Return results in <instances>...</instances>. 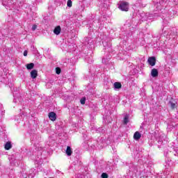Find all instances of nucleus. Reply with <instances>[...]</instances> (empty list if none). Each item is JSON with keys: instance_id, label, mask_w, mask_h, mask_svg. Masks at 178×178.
Masks as SVG:
<instances>
[{"instance_id": "f704fd0d", "label": "nucleus", "mask_w": 178, "mask_h": 178, "mask_svg": "<svg viewBox=\"0 0 178 178\" xmlns=\"http://www.w3.org/2000/svg\"><path fill=\"white\" fill-rule=\"evenodd\" d=\"M132 172H134V173H137V168H134V171Z\"/></svg>"}, {"instance_id": "a19ab883", "label": "nucleus", "mask_w": 178, "mask_h": 178, "mask_svg": "<svg viewBox=\"0 0 178 178\" xmlns=\"http://www.w3.org/2000/svg\"><path fill=\"white\" fill-rule=\"evenodd\" d=\"M102 133H104V131H102Z\"/></svg>"}, {"instance_id": "393cba45", "label": "nucleus", "mask_w": 178, "mask_h": 178, "mask_svg": "<svg viewBox=\"0 0 178 178\" xmlns=\"http://www.w3.org/2000/svg\"><path fill=\"white\" fill-rule=\"evenodd\" d=\"M72 0H67V6H68V8H72Z\"/></svg>"}, {"instance_id": "9d476101", "label": "nucleus", "mask_w": 178, "mask_h": 178, "mask_svg": "<svg viewBox=\"0 0 178 178\" xmlns=\"http://www.w3.org/2000/svg\"><path fill=\"white\" fill-rule=\"evenodd\" d=\"M49 118L52 122H55V120H56V113H55V112H50L49 113Z\"/></svg>"}, {"instance_id": "473e14b6", "label": "nucleus", "mask_w": 178, "mask_h": 178, "mask_svg": "<svg viewBox=\"0 0 178 178\" xmlns=\"http://www.w3.org/2000/svg\"><path fill=\"white\" fill-rule=\"evenodd\" d=\"M163 33L164 34V35H167L168 32H166V30H165V28L163 29Z\"/></svg>"}, {"instance_id": "2eb2a0df", "label": "nucleus", "mask_w": 178, "mask_h": 178, "mask_svg": "<svg viewBox=\"0 0 178 178\" xmlns=\"http://www.w3.org/2000/svg\"><path fill=\"white\" fill-rule=\"evenodd\" d=\"M112 58V56L111 54H108V56L107 57H104L102 59V63H104L105 65H106V63H108V62H109V60Z\"/></svg>"}, {"instance_id": "2f4dec72", "label": "nucleus", "mask_w": 178, "mask_h": 178, "mask_svg": "<svg viewBox=\"0 0 178 178\" xmlns=\"http://www.w3.org/2000/svg\"><path fill=\"white\" fill-rule=\"evenodd\" d=\"M174 155H175V156H177L178 157V149L175 150Z\"/></svg>"}, {"instance_id": "6e6552de", "label": "nucleus", "mask_w": 178, "mask_h": 178, "mask_svg": "<svg viewBox=\"0 0 178 178\" xmlns=\"http://www.w3.org/2000/svg\"><path fill=\"white\" fill-rule=\"evenodd\" d=\"M156 140L158 142L159 145H162L163 144V141H165V135L161 134L157 138Z\"/></svg>"}, {"instance_id": "79ce46f5", "label": "nucleus", "mask_w": 178, "mask_h": 178, "mask_svg": "<svg viewBox=\"0 0 178 178\" xmlns=\"http://www.w3.org/2000/svg\"><path fill=\"white\" fill-rule=\"evenodd\" d=\"M100 147H102V145H101Z\"/></svg>"}, {"instance_id": "bb28decb", "label": "nucleus", "mask_w": 178, "mask_h": 178, "mask_svg": "<svg viewBox=\"0 0 178 178\" xmlns=\"http://www.w3.org/2000/svg\"><path fill=\"white\" fill-rule=\"evenodd\" d=\"M80 102L81 105H84V104H86V97H82L80 100Z\"/></svg>"}, {"instance_id": "c9c22d12", "label": "nucleus", "mask_w": 178, "mask_h": 178, "mask_svg": "<svg viewBox=\"0 0 178 178\" xmlns=\"http://www.w3.org/2000/svg\"><path fill=\"white\" fill-rule=\"evenodd\" d=\"M83 137H84L85 140H88V139H87V135L84 134V135H83Z\"/></svg>"}, {"instance_id": "dca6fc26", "label": "nucleus", "mask_w": 178, "mask_h": 178, "mask_svg": "<svg viewBox=\"0 0 178 178\" xmlns=\"http://www.w3.org/2000/svg\"><path fill=\"white\" fill-rule=\"evenodd\" d=\"M134 140L138 141V140H140L141 138V134H140V132L138 131L135 132V134H134Z\"/></svg>"}, {"instance_id": "cd10ccee", "label": "nucleus", "mask_w": 178, "mask_h": 178, "mask_svg": "<svg viewBox=\"0 0 178 178\" xmlns=\"http://www.w3.org/2000/svg\"><path fill=\"white\" fill-rule=\"evenodd\" d=\"M76 178H86V177H84V175H82V174H77V175H76Z\"/></svg>"}, {"instance_id": "4c0bfd02", "label": "nucleus", "mask_w": 178, "mask_h": 178, "mask_svg": "<svg viewBox=\"0 0 178 178\" xmlns=\"http://www.w3.org/2000/svg\"><path fill=\"white\" fill-rule=\"evenodd\" d=\"M99 130L100 131V130H102V128H99Z\"/></svg>"}, {"instance_id": "412c9836", "label": "nucleus", "mask_w": 178, "mask_h": 178, "mask_svg": "<svg viewBox=\"0 0 178 178\" xmlns=\"http://www.w3.org/2000/svg\"><path fill=\"white\" fill-rule=\"evenodd\" d=\"M129 118H130L129 115H126L124 116L123 120V124H127V123H129Z\"/></svg>"}, {"instance_id": "ea45409f", "label": "nucleus", "mask_w": 178, "mask_h": 178, "mask_svg": "<svg viewBox=\"0 0 178 178\" xmlns=\"http://www.w3.org/2000/svg\"><path fill=\"white\" fill-rule=\"evenodd\" d=\"M158 147H159V148H161V147L159 145Z\"/></svg>"}, {"instance_id": "c85d7f7f", "label": "nucleus", "mask_w": 178, "mask_h": 178, "mask_svg": "<svg viewBox=\"0 0 178 178\" xmlns=\"http://www.w3.org/2000/svg\"><path fill=\"white\" fill-rule=\"evenodd\" d=\"M56 74H60V68L56 67Z\"/></svg>"}, {"instance_id": "f257e3e1", "label": "nucleus", "mask_w": 178, "mask_h": 178, "mask_svg": "<svg viewBox=\"0 0 178 178\" xmlns=\"http://www.w3.org/2000/svg\"><path fill=\"white\" fill-rule=\"evenodd\" d=\"M23 2H24V0H3L2 5L6 7V9H8V8H9V9H12L13 8H16L17 6H20L19 3L22 5Z\"/></svg>"}, {"instance_id": "4468645a", "label": "nucleus", "mask_w": 178, "mask_h": 178, "mask_svg": "<svg viewBox=\"0 0 178 178\" xmlns=\"http://www.w3.org/2000/svg\"><path fill=\"white\" fill-rule=\"evenodd\" d=\"M65 154L67 155V156H72V154H73V151H72V147H70V146L67 147Z\"/></svg>"}, {"instance_id": "a211bd4d", "label": "nucleus", "mask_w": 178, "mask_h": 178, "mask_svg": "<svg viewBox=\"0 0 178 178\" xmlns=\"http://www.w3.org/2000/svg\"><path fill=\"white\" fill-rule=\"evenodd\" d=\"M172 165H173V163L172 162V161L168 160L165 161V166L166 169H169V168L172 167Z\"/></svg>"}, {"instance_id": "39448f33", "label": "nucleus", "mask_w": 178, "mask_h": 178, "mask_svg": "<svg viewBox=\"0 0 178 178\" xmlns=\"http://www.w3.org/2000/svg\"><path fill=\"white\" fill-rule=\"evenodd\" d=\"M103 46L104 49H107V52H111V48L112 47V43L111 42H108L106 40L103 41Z\"/></svg>"}, {"instance_id": "f3484780", "label": "nucleus", "mask_w": 178, "mask_h": 178, "mask_svg": "<svg viewBox=\"0 0 178 178\" xmlns=\"http://www.w3.org/2000/svg\"><path fill=\"white\" fill-rule=\"evenodd\" d=\"M113 86L115 90H120V88H122V83H120V82H115Z\"/></svg>"}, {"instance_id": "5701e85b", "label": "nucleus", "mask_w": 178, "mask_h": 178, "mask_svg": "<svg viewBox=\"0 0 178 178\" xmlns=\"http://www.w3.org/2000/svg\"><path fill=\"white\" fill-rule=\"evenodd\" d=\"M32 141H40L41 140V137L37 136V135H34L33 138H31Z\"/></svg>"}, {"instance_id": "9b49d317", "label": "nucleus", "mask_w": 178, "mask_h": 178, "mask_svg": "<svg viewBox=\"0 0 178 178\" xmlns=\"http://www.w3.org/2000/svg\"><path fill=\"white\" fill-rule=\"evenodd\" d=\"M159 74V72H158V70L154 68L151 71V76L152 77H158V75Z\"/></svg>"}, {"instance_id": "423d86ee", "label": "nucleus", "mask_w": 178, "mask_h": 178, "mask_svg": "<svg viewBox=\"0 0 178 178\" xmlns=\"http://www.w3.org/2000/svg\"><path fill=\"white\" fill-rule=\"evenodd\" d=\"M165 12H167L168 15H169L170 17H173L175 15H176V10H175L174 7H171L170 9L167 8L165 10Z\"/></svg>"}, {"instance_id": "6ab92c4d", "label": "nucleus", "mask_w": 178, "mask_h": 178, "mask_svg": "<svg viewBox=\"0 0 178 178\" xmlns=\"http://www.w3.org/2000/svg\"><path fill=\"white\" fill-rule=\"evenodd\" d=\"M10 148H12V143H10V142H7L5 145V149L9 151Z\"/></svg>"}, {"instance_id": "ddd939ff", "label": "nucleus", "mask_w": 178, "mask_h": 178, "mask_svg": "<svg viewBox=\"0 0 178 178\" xmlns=\"http://www.w3.org/2000/svg\"><path fill=\"white\" fill-rule=\"evenodd\" d=\"M38 76V72H37V70H33L31 72V79H37Z\"/></svg>"}, {"instance_id": "b1692460", "label": "nucleus", "mask_w": 178, "mask_h": 178, "mask_svg": "<svg viewBox=\"0 0 178 178\" xmlns=\"http://www.w3.org/2000/svg\"><path fill=\"white\" fill-rule=\"evenodd\" d=\"M104 141H105V140L102 139V138H99L97 143L98 145H101V144H104Z\"/></svg>"}, {"instance_id": "0eeeda50", "label": "nucleus", "mask_w": 178, "mask_h": 178, "mask_svg": "<svg viewBox=\"0 0 178 178\" xmlns=\"http://www.w3.org/2000/svg\"><path fill=\"white\" fill-rule=\"evenodd\" d=\"M147 62L150 66H155L156 63V58L154 56L149 57L147 59Z\"/></svg>"}, {"instance_id": "1a4fd4ad", "label": "nucleus", "mask_w": 178, "mask_h": 178, "mask_svg": "<svg viewBox=\"0 0 178 178\" xmlns=\"http://www.w3.org/2000/svg\"><path fill=\"white\" fill-rule=\"evenodd\" d=\"M168 104L170 106L171 109H175V108H176V104H177V102L176 100H175L173 98H172L169 101Z\"/></svg>"}, {"instance_id": "f03ea898", "label": "nucleus", "mask_w": 178, "mask_h": 178, "mask_svg": "<svg viewBox=\"0 0 178 178\" xmlns=\"http://www.w3.org/2000/svg\"><path fill=\"white\" fill-rule=\"evenodd\" d=\"M169 5V0H160L154 5L157 12H161L162 9L165 10Z\"/></svg>"}, {"instance_id": "c756f323", "label": "nucleus", "mask_w": 178, "mask_h": 178, "mask_svg": "<svg viewBox=\"0 0 178 178\" xmlns=\"http://www.w3.org/2000/svg\"><path fill=\"white\" fill-rule=\"evenodd\" d=\"M102 178H108V174L104 172L102 174Z\"/></svg>"}, {"instance_id": "58836bf2", "label": "nucleus", "mask_w": 178, "mask_h": 178, "mask_svg": "<svg viewBox=\"0 0 178 178\" xmlns=\"http://www.w3.org/2000/svg\"><path fill=\"white\" fill-rule=\"evenodd\" d=\"M131 169V170H129V172H131V170H133V169H131V168H130Z\"/></svg>"}, {"instance_id": "f8f14e48", "label": "nucleus", "mask_w": 178, "mask_h": 178, "mask_svg": "<svg viewBox=\"0 0 178 178\" xmlns=\"http://www.w3.org/2000/svg\"><path fill=\"white\" fill-rule=\"evenodd\" d=\"M60 31H62L60 26H56L54 30V33L56 34V35H59V34H60Z\"/></svg>"}, {"instance_id": "aec40b11", "label": "nucleus", "mask_w": 178, "mask_h": 178, "mask_svg": "<svg viewBox=\"0 0 178 178\" xmlns=\"http://www.w3.org/2000/svg\"><path fill=\"white\" fill-rule=\"evenodd\" d=\"M86 60L88 62V63H92V56L90 57L89 56H86L85 57Z\"/></svg>"}, {"instance_id": "a878e982", "label": "nucleus", "mask_w": 178, "mask_h": 178, "mask_svg": "<svg viewBox=\"0 0 178 178\" xmlns=\"http://www.w3.org/2000/svg\"><path fill=\"white\" fill-rule=\"evenodd\" d=\"M106 119L108 123H111L112 122V118L111 116H106Z\"/></svg>"}, {"instance_id": "20e7f679", "label": "nucleus", "mask_w": 178, "mask_h": 178, "mask_svg": "<svg viewBox=\"0 0 178 178\" xmlns=\"http://www.w3.org/2000/svg\"><path fill=\"white\" fill-rule=\"evenodd\" d=\"M84 45L88 47V48H92V45H94V42H92V39L91 38H85L84 42H83Z\"/></svg>"}, {"instance_id": "72a5a7b5", "label": "nucleus", "mask_w": 178, "mask_h": 178, "mask_svg": "<svg viewBox=\"0 0 178 178\" xmlns=\"http://www.w3.org/2000/svg\"><path fill=\"white\" fill-rule=\"evenodd\" d=\"M27 54H28L27 50H25V51H24V56H27Z\"/></svg>"}, {"instance_id": "7ed1b4c3", "label": "nucleus", "mask_w": 178, "mask_h": 178, "mask_svg": "<svg viewBox=\"0 0 178 178\" xmlns=\"http://www.w3.org/2000/svg\"><path fill=\"white\" fill-rule=\"evenodd\" d=\"M118 8L122 12H129V3L126 1H120Z\"/></svg>"}, {"instance_id": "e433bc0d", "label": "nucleus", "mask_w": 178, "mask_h": 178, "mask_svg": "<svg viewBox=\"0 0 178 178\" xmlns=\"http://www.w3.org/2000/svg\"><path fill=\"white\" fill-rule=\"evenodd\" d=\"M176 33H178V29H176Z\"/></svg>"}, {"instance_id": "4be33fe9", "label": "nucleus", "mask_w": 178, "mask_h": 178, "mask_svg": "<svg viewBox=\"0 0 178 178\" xmlns=\"http://www.w3.org/2000/svg\"><path fill=\"white\" fill-rule=\"evenodd\" d=\"M26 68L28 69V70H31L32 69L34 68V63H31L29 64L26 65Z\"/></svg>"}, {"instance_id": "7c9ffc66", "label": "nucleus", "mask_w": 178, "mask_h": 178, "mask_svg": "<svg viewBox=\"0 0 178 178\" xmlns=\"http://www.w3.org/2000/svg\"><path fill=\"white\" fill-rule=\"evenodd\" d=\"M31 30L32 31H35V30H37V25H33Z\"/></svg>"}]
</instances>
